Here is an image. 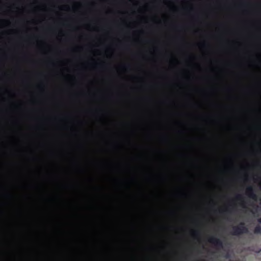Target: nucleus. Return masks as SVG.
I'll list each match as a JSON object with an SVG mask.
<instances>
[{
	"instance_id": "f03ea898",
	"label": "nucleus",
	"mask_w": 261,
	"mask_h": 261,
	"mask_svg": "<svg viewBox=\"0 0 261 261\" xmlns=\"http://www.w3.org/2000/svg\"><path fill=\"white\" fill-rule=\"evenodd\" d=\"M208 242L213 244L217 248L220 249L223 248V242L219 239L212 236L209 238Z\"/></svg>"
},
{
	"instance_id": "20e7f679",
	"label": "nucleus",
	"mask_w": 261,
	"mask_h": 261,
	"mask_svg": "<svg viewBox=\"0 0 261 261\" xmlns=\"http://www.w3.org/2000/svg\"><path fill=\"white\" fill-rule=\"evenodd\" d=\"M254 233L255 234H261V226L256 225L254 229Z\"/></svg>"
},
{
	"instance_id": "423d86ee",
	"label": "nucleus",
	"mask_w": 261,
	"mask_h": 261,
	"mask_svg": "<svg viewBox=\"0 0 261 261\" xmlns=\"http://www.w3.org/2000/svg\"><path fill=\"white\" fill-rule=\"evenodd\" d=\"M193 234L194 236H197L199 234V231H198V230L194 231L193 232Z\"/></svg>"
},
{
	"instance_id": "6e6552de",
	"label": "nucleus",
	"mask_w": 261,
	"mask_h": 261,
	"mask_svg": "<svg viewBox=\"0 0 261 261\" xmlns=\"http://www.w3.org/2000/svg\"><path fill=\"white\" fill-rule=\"evenodd\" d=\"M257 221L259 223L261 224V217L258 219Z\"/></svg>"
},
{
	"instance_id": "f257e3e1",
	"label": "nucleus",
	"mask_w": 261,
	"mask_h": 261,
	"mask_svg": "<svg viewBox=\"0 0 261 261\" xmlns=\"http://www.w3.org/2000/svg\"><path fill=\"white\" fill-rule=\"evenodd\" d=\"M248 231V228L245 226V223L241 222L238 225L232 227V230L230 233L233 236H238L244 233H247Z\"/></svg>"
},
{
	"instance_id": "9d476101",
	"label": "nucleus",
	"mask_w": 261,
	"mask_h": 261,
	"mask_svg": "<svg viewBox=\"0 0 261 261\" xmlns=\"http://www.w3.org/2000/svg\"><path fill=\"white\" fill-rule=\"evenodd\" d=\"M202 46H205V44H204V43H203V44H202Z\"/></svg>"
},
{
	"instance_id": "1a4fd4ad",
	"label": "nucleus",
	"mask_w": 261,
	"mask_h": 261,
	"mask_svg": "<svg viewBox=\"0 0 261 261\" xmlns=\"http://www.w3.org/2000/svg\"><path fill=\"white\" fill-rule=\"evenodd\" d=\"M229 261H240L239 260H232L230 259Z\"/></svg>"
},
{
	"instance_id": "7ed1b4c3",
	"label": "nucleus",
	"mask_w": 261,
	"mask_h": 261,
	"mask_svg": "<svg viewBox=\"0 0 261 261\" xmlns=\"http://www.w3.org/2000/svg\"><path fill=\"white\" fill-rule=\"evenodd\" d=\"M246 194L248 195V196L253 199L256 200L257 195L254 192L253 188L252 186H249L246 189Z\"/></svg>"
},
{
	"instance_id": "0eeeda50",
	"label": "nucleus",
	"mask_w": 261,
	"mask_h": 261,
	"mask_svg": "<svg viewBox=\"0 0 261 261\" xmlns=\"http://www.w3.org/2000/svg\"><path fill=\"white\" fill-rule=\"evenodd\" d=\"M229 257H230L229 254L228 253H227V254H226V255H225V257H226V258H228Z\"/></svg>"
},
{
	"instance_id": "39448f33",
	"label": "nucleus",
	"mask_w": 261,
	"mask_h": 261,
	"mask_svg": "<svg viewBox=\"0 0 261 261\" xmlns=\"http://www.w3.org/2000/svg\"><path fill=\"white\" fill-rule=\"evenodd\" d=\"M243 199V197L241 195H237L236 196V199L239 201H242Z\"/></svg>"
}]
</instances>
